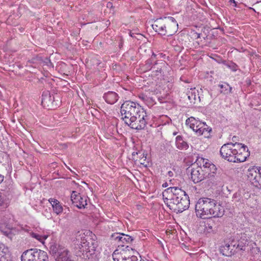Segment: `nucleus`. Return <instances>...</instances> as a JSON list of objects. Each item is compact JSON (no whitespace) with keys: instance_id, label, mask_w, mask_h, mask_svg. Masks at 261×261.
I'll use <instances>...</instances> for the list:
<instances>
[{"instance_id":"a19ab883","label":"nucleus","mask_w":261,"mask_h":261,"mask_svg":"<svg viewBox=\"0 0 261 261\" xmlns=\"http://www.w3.org/2000/svg\"><path fill=\"white\" fill-rule=\"evenodd\" d=\"M137 35H138V36H141V34H137Z\"/></svg>"},{"instance_id":"4468645a","label":"nucleus","mask_w":261,"mask_h":261,"mask_svg":"<svg viewBox=\"0 0 261 261\" xmlns=\"http://www.w3.org/2000/svg\"><path fill=\"white\" fill-rule=\"evenodd\" d=\"M239 148L237 149L234 153L235 162H243L246 161L247 156H249V152L246 146L242 144L239 143Z\"/></svg>"},{"instance_id":"ddd939ff","label":"nucleus","mask_w":261,"mask_h":261,"mask_svg":"<svg viewBox=\"0 0 261 261\" xmlns=\"http://www.w3.org/2000/svg\"><path fill=\"white\" fill-rule=\"evenodd\" d=\"M71 200L72 203L79 208H85L87 203V197H83L77 191H73L71 194Z\"/></svg>"},{"instance_id":"2f4dec72","label":"nucleus","mask_w":261,"mask_h":261,"mask_svg":"<svg viewBox=\"0 0 261 261\" xmlns=\"http://www.w3.org/2000/svg\"><path fill=\"white\" fill-rule=\"evenodd\" d=\"M229 3L234 4V6H236V2L234 0H229Z\"/></svg>"},{"instance_id":"a211bd4d","label":"nucleus","mask_w":261,"mask_h":261,"mask_svg":"<svg viewBox=\"0 0 261 261\" xmlns=\"http://www.w3.org/2000/svg\"><path fill=\"white\" fill-rule=\"evenodd\" d=\"M49 202L51 204L54 212L59 215L63 212V207L59 201L54 198L49 199Z\"/></svg>"},{"instance_id":"f704fd0d","label":"nucleus","mask_w":261,"mask_h":261,"mask_svg":"<svg viewBox=\"0 0 261 261\" xmlns=\"http://www.w3.org/2000/svg\"><path fill=\"white\" fill-rule=\"evenodd\" d=\"M224 93L225 94H226V93H228V92H227V91H226V92L224 91Z\"/></svg>"},{"instance_id":"a878e982","label":"nucleus","mask_w":261,"mask_h":261,"mask_svg":"<svg viewBox=\"0 0 261 261\" xmlns=\"http://www.w3.org/2000/svg\"><path fill=\"white\" fill-rule=\"evenodd\" d=\"M139 98H140L141 100H142L143 101H144L145 103H147L148 102H149L150 100H151V99L147 96V95H145L144 94H140L139 95Z\"/></svg>"},{"instance_id":"72a5a7b5","label":"nucleus","mask_w":261,"mask_h":261,"mask_svg":"<svg viewBox=\"0 0 261 261\" xmlns=\"http://www.w3.org/2000/svg\"><path fill=\"white\" fill-rule=\"evenodd\" d=\"M219 87H220L221 88H223L224 85H219Z\"/></svg>"},{"instance_id":"5701e85b","label":"nucleus","mask_w":261,"mask_h":261,"mask_svg":"<svg viewBox=\"0 0 261 261\" xmlns=\"http://www.w3.org/2000/svg\"><path fill=\"white\" fill-rule=\"evenodd\" d=\"M11 226L8 224L2 223L0 225V230L6 236H8L11 232Z\"/></svg>"},{"instance_id":"c756f323","label":"nucleus","mask_w":261,"mask_h":261,"mask_svg":"<svg viewBox=\"0 0 261 261\" xmlns=\"http://www.w3.org/2000/svg\"><path fill=\"white\" fill-rule=\"evenodd\" d=\"M4 199L1 195H0V206L3 203Z\"/></svg>"},{"instance_id":"aec40b11","label":"nucleus","mask_w":261,"mask_h":261,"mask_svg":"<svg viewBox=\"0 0 261 261\" xmlns=\"http://www.w3.org/2000/svg\"><path fill=\"white\" fill-rule=\"evenodd\" d=\"M30 236L39 241L43 244H44L45 240L48 237V234L40 235L32 232L30 233Z\"/></svg>"},{"instance_id":"9d476101","label":"nucleus","mask_w":261,"mask_h":261,"mask_svg":"<svg viewBox=\"0 0 261 261\" xmlns=\"http://www.w3.org/2000/svg\"><path fill=\"white\" fill-rule=\"evenodd\" d=\"M47 253L41 250L30 249L21 255V261H47Z\"/></svg>"},{"instance_id":"ea45409f","label":"nucleus","mask_w":261,"mask_h":261,"mask_svg":"<svg viewBox=\"0 0 261 261\" xmlns=\"http://www.w3.org/2000/svg\"><path fill=\"white\" fill-rule=\"evenodd\" d=\"M134 154H135V152H133V153H132V155H134Z\"/></svg>"},{"instance_id":"7c9ffc66","label":"nucleus","mask_w":261,"mask_h":261,"mask_svg":"<svg viewBox=\"0 0 261 261\" xmlns=\"http://www.w3.org/2000/svg\"><path fill=\"white\" fill-rule=\"evenodd\" d=\"M4 180V176L0 174V183Z\"/></svg>"},{"instance_id":"473e14b6","label":"nucleus","mask_w":261,"mask_h":261,"mask_svg":"<svg viewBox=\"0 0 261 261\" xmlns=\"http://www.w3.org/2000/svg\"><path fill=\"white\" fill-rule=\"evenodd\" d=\"M163 186L165 187H166L167 186V183H165L163 185Z\"/></svg>"},{"instance_id":"6ab92c4d","label":"nucleus","mask_w":261,"mask_h":261,"mask_svg":"<svg viewBox=\"0 0 261 261\" xmlns=\"http://www.w3.org/2000/svg\"><path fill=\"white\" fill-rule=\"evenodd\" d=\"M104 98L107 102L114 104L118 100V95L115 92L110 91L105 94Z\"/></svg>"},{"instance_id":"dca6fc26","label":"nucleus","mask_w":261,"mask_h":261,"mask_svg":"<svg viewBox=\"0 0 261 261\" xmlns=\"http://www.w3.org/2000/svg\"><path fill=\"white\" fill-rule=\"evenodd\" d=\"M187 97L190 101V103L194 104L199 100V96L198 94V90L195 88H191L187 91Z\"/></svg>"},{"instance_id":"4c0bfd02","label":"nucleus","mask_w":261,"mask_h":261,"mask_svg":"<svg viewBox=\"0 0 261 261\" xmlns=\"http://www.w3.org/2000/svg\"><path fill=\"white\" fill-rule=\"evenodd\" d=\"M229 92H230V90H231V87H229Z\"/></svg>"},{"instance_id":"c85d7f7f","label":"nucleus","mask_w":261,"mask_h":261,"mask_svg":"<svg viewBox=\"0 0 261 261\" xmlns=\"http://www.w3.org/2000/svg\"><path fill=\"white\" fill-rule=\"evenodd\" d=\"M50 96H47V95L46 96H44L43 98H42V102L43 103V102H46V100L48 98H50Z\"/></svg>"},{"instance_id":"7ed1b4c3","label":"nucleus","mask_w":261,"mask_h":261,"mask_svg":"<svg viewBox=\"0 0 261 261\" xmlns=\"http://www.w3.org/2000/svg\"><path fill=\"white\" fill-rule=\"evenodd\" d=\"M196 216L201 219L221 217L224 213L223 207L216 200L209 198H201L195 205Z\"/></svg>"},{"instance_id":"c03bdc74","label":"nucleus","mask_w":261,"mask_h":261,"mask_svg":"<svg viewBox=\"0 0 261 261\" xmlns=\"http://www.w3.org/2000/svg\"><path fill=\"white\" fill-rule=\"evenodd\" d=\"M260 188H261V186L260 187Z\"/></svg>"},{"instance_id":"20e7f679","label":"nucleus","mask_w":261,"mask_h":261,"mask_svg":"<svg viewBox=\"0 0 261 261\" xmlns=\"http://www.w3.org/2000/svg\"><path fill=\"white\" fill-rule=\"evenodd\" d=\"M152 27L161 35L171 36L176 32L178 24L173 17H168L156 19Z\"/></svg>"},{"instance_id":"9b49d317","label":"nucleus","mask_w":261,"mask_h":261,"mask_svg":"<svg viewBox=\"0 0 261 261\" xmlns=\"http://www.w3.org/2000/svg\"><path fill=\"white\" fill-rule=\"evenodd\" d=\"M240 146L239 143H227L223 145L220 150V154L223 158L229 162L235 163L234 153Z\"/></svg>"},{"instance_id":"412c9836","label":"nucleus","mask_w":261,"mask_h":261,"mask_svg":"<svg viewBox=\"0 0 261 261\" xmlns=\"http://www.w3.org/2000/svg\"><path fill=\"white\" fill-rule=\"evenodd\" d=\"M176 147L180 149H186L188 147V144L182 139L180 136H177L176 138Z\"/></svg>"},{"instance_id":"bb28decb","label":"nucleus","mask_w":261,"mask_h":261,"mask_svg":"<svg viewBox=\"0 0 261 261\" xmlns=\"http://www.w3.org/2000/svg\"><path fill=\"white\" fill-rule=\"evenodd\" d=\"M113 237H115V239L118 240L119 242H121V237L122 233H117L116 235L113 236Z\"/></svg>"},{"instance_id":"6e6552de","label":"nucleus","mask_w":261,"mask_h":261,"mask_svg":"<svg viewBox=\"0 0 261 261\" xmlns=\"http://www.w3.org/2000/svg\"><path fill=\"white\" fill-rule=\"evenodd\" d=\"M134 254V250L127 246L125 248L120 247L115 250L113 257L114 261H138Z\"/></svg>"},{"instance_id":"79ce46f5","label":"nucleus","mask_w":261,"mask_h":261,"mask_svg":"<svg viewBox=\"0 0 261 261\" xmlns=\"http://www.w3.org/2000/svg\"><path fill=\"white\" fill-rule=\"evenodd\" d=\"M169 174L170 175H171V173H170V172H169Z\"/></svg>"},{"instance_id":"f8f14e48","label":"nucleus","mask_w":261,"mask_h":261,"mask_svg":"<svg viewBox=\"0 0 261 261\" xmlns=\"http://www.w3.org/2000/svg\"><path fill=\"white\" fill-rule=\"evenodd\" d=\"M248 180L252 185L257 188L261 186V167L257 166L250 167L246 172Z\"/></svg>"},{"instance_id":"c9c22d12","label":"nucleus","mask_w":261,"mask_h":261,"mask_svg":"<svg viewBox=\"0 0 261 261\" xmlns=\"http://www.w3.org/2000/svg\"><path fill=\"white\" fill-rule=\"evenodd\" d=\"M130 36H131V37H134V36L133 35V34H130Z\"/></svg>"},{"instance_id":"37998d69","label":"nucleus","mask_w":261,"mask_h":261,"mask_svg":"<svg viewBox=\"0 0 261 261\" xmlns=\"http://www.w3.org/2000/svg\"><path fill=\"white\" fill-rule=\"evenodd\" d=\"M169 174L170 175H171V173H170V172H169Z\"/></svg>"},{"instance_id":"39448f33","label":"nucleus","mask_w":261,"mask_h":261,"mask_svg":"<svg viewBox=\"0 0 261 261\" xmlns=\"http://www.w3.org/2000/svg\"><path fill=\"white\" fill-rule=\"evenodd\" d=\"M92 233L86 231V234L83 231H79L76 234V239L80 242L81 247V252H90L94 251L97 247V242L90 234Z\"/></svg>"},{"instance_id":"f257e3e1","label":"nucleus","mask_w":261,"mask_h":261,"mask_svg":"<svg viewBox=\"0 0 261 261\" xmlns=\"http://www.w3.org/2000/svg\"><path fill=\"white\" fill-rule=\"evenodd\" d=\"M122 119L130 127L135 129H143L148 120L145 110L138 104L126 101L121 107Z\"/></svg>"},{"instance_id":"b1692460","label":"nucleus","mask_w":261,"mask_h":261,"mask_svg":"<svg viewBox=\"0 0 261 261\" xmlns=\"http://www.w3.org/2000/svg\"><path fill=\"white\" fill-rule=\"evenodd\" d=\"M121 242L124 243L125 242L126 243H130L132 242L133 240V238L128 235L124 234L123 233H122V237H121Z\"/></svg>"},{"instance_id":"0eeeda50","label":"nucleus","mask_w":261,"mask_h":261,"mask_svg":"<svg viewBox=\"0 0 261 261\" xmlns=\"http://www.w3.org/2000/svg\"><path fill=\"white\" fill-rule=\"evenodd\" d=\"M196 164L202 168V172L205 178L210 180H213L215 178L217 173V168L216 166L210 161L208 159L202 157H198Z\"/></svg>"},{"instance_id":"393cba45","label":"nucleus","mask_w":261,"mask_h":261,"mask_svg":"<svg viewBox=\"0 0 261 261\" xmlns=\"http://www.w3.org/2000/svg\"><path fill=\"white\" fill-rule=\"evenodd\" d=\"M230 246L228 244H225L221 248L223 254L226 255H229V253L227 252L230 249Z\"/></svg>"},{"instance_id":"e433bc0d","label":"nucleus","mask_w":261,"mask_h":261,"mask_svg":"<svg viewBox=\"0 0 261 261\" xmlns=\"http://www.w3.org/2000/svg\"><path fill=\"white\" fill-rule=\"evenodd\" d=\"M108 5H109V6H110V5H111L112 4H111V3H109V4H108Z\"/></svg>"},{"instance_id":"f03ea898","label":"nucleus","mask_w":261,"mask_h":261,"mask_svg":"<svg viewBox=\"0 0 261 261\" xmlns=\"http://www.w3.org/2000/svg\"><path fill=\"white\" fill-rule=\"evenodd\" d=\"M164 202L174 212L181 213L187 209L190 200L185 191L177 187H170L163 192Z\"/></svg>"},{"instance_id":"f3484780","label":"nucleus","mask_w":261,"mask_h":261,"mask_svg":"<svg viewBox=\"0 0 261 261\" xmlns=\"http://www.w3.org/2000/svg\"><path fill=\"white\" fill-rule=\"evenodd\" d=\"M0 261H11L8 248L2 243H0Z\"/></svg>"},{"instance_id":"4be33fe9","label":"nucleus","mask_w":261,"mask_h":261,"mask_svg":"<svg viewBox=\"0 0 261 261\" xmlns=\"http://www.w3.org/2000/svg\"><path fill=\"white\" fill-rule=\"evenodd\" d=\"M205 229L208 232H214L216 230V226L212 220H210L205 224Z\"/></svg>"},{"instance_id":"cd10ccee","label":"nucleus","mask_w":261,"mask_h":261,"mask_svg":"<svg viewBox=\"0 0 261 261\" xmlns=\"http://www.w3.org/2000/svg\"><path fill=\"white\" fill-rule=\"evenodd\" d=\"M245 243H243V244L239 243L238 245V247L240 250H243V247H244Z\"/></svg>"},{"instance_id":"2eb2a0df","label":"nucleus","mask_w":261,"mask_h":261,"mask_svg":"<svg viewBox=\"0 0 261 261\" xmlns=\"http://www.w3.org/2000/svg\"><path fill=\"white\" fill-rule=\"evenodd\" d=\"M202 168L200 166H197L196 167H193L191 170V178L193 181L197 183L204 179Z\"/></svg>"},{"instance_id":"58836bf2","label":"nucleus","mask_w":261,"mask_h":261,"mask_svg":"<svg viewBox=\"0 0 261 261\" xmlns=\"http://www.w3.org/2000/svg\"><path fill=\"white\" fill-rule=\"evenodd\" d=\"M76 253V255H80V254H78L77 253Z\"/></svg>"},{"instance_id":"423d86ee","label":"nucleus","mask_w":261,"mask_h":261,"mask_svg":"<svg viewBox=\"0 0 261 261\" xmlns=\"http://www.w3.org/2000/svg\"><path fill=\"white\" fill-rule=\"evenodd\" d=\"M186 124L190 127L197 136L203 135L204 137L207 138L212 129L205 123L193 117H191L187 119Z\"/></svg>"},{"instance_id":"1a4fd4ad","label":"nucleus","mask_w":261,"mask_h":261,"mask_svg":"<svg viewBox=\"0 0 261 261\" xmlns=\"http://www.w3.org/2000/svg\"><path fill=\"white\" fill-rule=\"evenodd\" d=\"M49 252L54 255H57L56 261H73L70 258L69 251L52 241L49 243Z\"/></svg>"}]
</instances>
